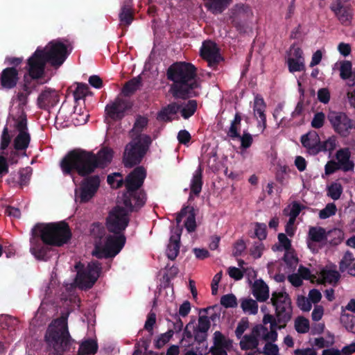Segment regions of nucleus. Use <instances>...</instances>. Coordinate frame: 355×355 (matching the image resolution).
<instances>
[{
  "instance_id": "obj_64",
  "label": "nucleus",
  "mask_w": 355,
  "mask_h": 355,
  "mask_svg": "<svg viewBox=\"0 0 355 355\" xmlns=\"http://www.w3.org/2000/svg\"><path fill=\"white\" fill-rule=\"evenodd\" d=\"M325 120V114L322 112L315 113L311 121V126L314 128L319 129L324 125Z\"/></svg>"
},
{
  "instance_id": "obj_5",
  "label": "nucleus",
  "mask_w": 355,
  "mask_h": 355,
  "mask_svg": "<svg viewBox=\"0 0 355 355\" xmlns=\"http://www.w3.org/2000/svg\"><path fill=\"white\" fill-rule=\"evenodd\" d=\"M146 177L144 166H137L125 178V192L122 197L123 205L130 211H139L144 206L146 193L141 187Z\"/></svg>"
},
{
  "instance_id": "obj_45",
  "label": "nucleus",
  "mask_w": 355,
  "mask_h": 355,
  "mask_svg": "<svg viewBox=\"0 0 355 355\" xmlns=\"http://www.w3.org/2000/svg\"><path fill=\"white\" fill-rule=\"evenodd\" d=\"M327 196L334 200H338L343 191V186L338 182H333L327 189Z\"/></svg>"
},
{
  "instance_id": "obj_63",
  "label": "nucleus",
  "mask_w": 355,
  "mask_h": 355,
  "mask_svg": "<svg viewBox=\"0 0 355 355\" xmlns=\"http://www.w3.org/2000/svg\"><path fill=\"white\" fill-rule=\"evenodd\" d=\"M19 184L21 186L26 185L30 180L32 174V168L31 167L23 168L19 170Z\"/></svg>"
},
{
  "instance_id": "obj_55",
  "label": "nucleus",
  "mask_w": 355,
  "mask_h": 355,
  "mask_svg": "<svg viewBox=\"0 0 355 355\" xmlns=\"http://www.w3.org/2000/svg\"><path fill=\"white\" fill-rule=\"evenodd\" d=\"M264 248V245L261 241H255L250 248V254L254 259H259L262 256Z\"/></svg>"
},
{
  "instance_id": "obj_41",
  "label": "nucleus",
  "mask_w": 355,
  "mask_h": 355,
  "mask_svg": "<svg viewBox=\"0 0 355 355\" xmlns=\"http://www.w3.org/2000/svg\"><path fill=\"white\" fill-rule=\"evenodd\" d=\"M120 26L122 27L129 26L134 20V12L131 8L124 5L121 7L119 15Z\"/></svg>"
},
{
  "instance_id": "obj_32",
  "label": "nucleus",
  "mask_w": 355,
  "mask_h": 355,
  "mask_svg": "<svg viewBox=\"0 0 355 355\" xmlns=\"http://www.w3.org/2000/svg\"><path fill=\"white\" fill-rule=\"evenodd\" d=\"M252 294L259 302H265L269 297V288L262 279L255 280L252 286Z\"/></svg>"
},
{
  "instance_id": "obj_11",
  "label": "nucleus",
  "mask_w": 355,
  "mask_h": 355,
  "mask_svg": "<svg viewBox=\"0 0 355 355\" xmlns=\"http://www.w3.org/2000/svg\"><path fill=\"white\" fill-rule=\"evenodd\" d=\"M327 117L334 132L341 137H347L355 128V121L343 112L331 110Z\"/></svg>"
},
{
  "instance_id": "obj_57",
  "label": "nucleus",
  "mask_w": 355,
  "mask_h": 355,
  "mask_svg": "<svg viewBox=\"0 0 355 355\" xmlns=\"http://www.w3.org/2000/svg\"><path fill=\"white\" fill-rule=\"evenodd\" d=\"M288 65L291 72L302 71L305 69L304 61L295 58H288Z\"/></svg>"
},
{
  "instance_id": "obj_36",
  "label": "nucleus",
  "mask_w": 355,
  "mask_h": 355,
  "mask_svg": "<svg viewBox=\"0 0 355 355\" xmlns=\"http://www.w3.org/2000/svg\"><path fill=\"white\" fill-rule=\"evenodd\" d=\"M188 99L187 102L179 101V106H180L179 112L184 119L191 117L196 112L198 107L196 100Z\"/></svg>"
},
{
  "instance_id": "obj_21",
  "label": "nucleus",
  "mask_w": 355,
  "mask_h": 355,
  "mask_svg": "<svg viewBox=\"0 0 355 355\" xmlns=\"http://www.w3.org/2000/svg\"><path fill=\"white\" fill-rule=\"evenodd\" d=\"M60 101L58 93L51 88H46L38 96L37 105L39 108L49 110L55 107Z\"/></svg>"
},
{
  "instance_id": "obj_14",
  "label": "nucleus",
  "mask_w": 355,
  "mask_h": 355,
  "mask_svg": "<svg viewBox=\"0 0 355 355\" xmlns=\"http://www.w3.org/2000/svg\"><path fill=\"white\" fill-rule=\"evenodd\" d=\"M252 16L251 8L248 5L236 4L232 8V26L239 33L246 31L248 20Z\"/></svg>"
},
{
  "instance_id": "obj_4",
  "label": "nucleus",
  "mask_w": 355,
  "mask_h": 355,
  "mask_svg": "<svg viewBox=\"0 0 355 355\" xmlns=\"http://www.w3.org/2000/svg\"><path fill=\"white\" fill-rule=\"evenodd\" d=\"M196 67L189 62H177L166 70V77L173 83L169 92L175 99L187 100L193 96L194 89L199 87Z\"/></svg>"
},
{
  "instance_id": "obj_30",
  "label": "nucleus",
  "mask_w": 355,
  "mask_h": 355,
  "mask_svg": "<svg viewBox=\"0 0 355 355\" xmlns=\"http://www.w3.org/2000/svg\"><path fill=\"white\" fill-rule=\"evenodd\" d=\"M266 105L263 98L258 95L255 96L253 105L254 114L256 117L260 119L259 124L262 126L263 130L266 128Z\"/></svg>"
},
{
  "instance_id": "obj_27",
  "label": "nucleus",
  "mask_w": 355,
  "mask_h": 355,
  "mask_svg": "<svg viewBox=\"0 0 355 355\" xmlns=\"http://www.w3.org/2000/svg\"><path fill=\"white\" fill-rule=\"evenodd\" d=\"M210 326L211 323L207 316H199L198 324L194 329V339L198 343L200 344L207 340Z\"/></svg>"
},
{
  "instance_id": "obj_22",
  "label": "nucleus",
  "mask_w": 355,
  "mask_h": 355,
  "mask_svg": "<svg viewBox=\"0 0 355 355\" xmlns=\"http://www.w3.org/2000/svg\"><path fill=\"white\" fill-rule=\"evenodd\" d=\"M182 232V228L180 227L171 230V235L166 252L167 257L171 261H174L179 254Z\"/></svg>"
},
{
  "instance_id": "obj_43",
  "label": "nucleus",
  "mask_w": 355,
  "mask_h": 355,
  "mask_svg": "<svg viewBox=\"0 0 355 355\" xmlns=\"http://www.w3.org/2000/svg\"><path fill=\"white\" fill-rule=\"evenodd\" d=\"M337 139L336 136L329 137L327 140L321 141L320 140L317 148H315V154L317 155L320 152H332L336 147Z\"/></svg>"
},
{
  "instance_id": "obj_51",
  "label": "nucleus",
  "mask_w": 355,
  "mask_h": 355,
  "mask_svg": "<svg viewBox=\"0 0 355 355\" xmlns=\"http://www.w3.org/2000/svg\"><path fill=\"white\" fill-rule=\"evenodd\" d=\"M220 304L227 309L235 308L238 305L237 299L232 293L224 295L220 297Z\"/></svg>"
},
{
  "instance_id": "obj_52",
  "label": "nucleus",
  "mask_w": 355,
  "mask_h": 355,
  "mask_svg": "<svg viewBox=\"0 0 355 355\" xmlns=\"http://www.w3.org/2000/svg\"><path fill=\"white\" fill-rule=\"evenodd\" d=\"M352 64L350 61H343L340 64V76L343 80L349 79L352 76Z\"/></svg>"
},
{
  "instance_id": "obj_39",
  "label": "nucleus",
  "mask_w": 355,
  "mask_h": 355,
  "mask_svg": "<svg viewBox=\"0 0 355 355\" xmlns=\"http://www.w3.org/2000/svg\"><path fill=\"white\" fill-rule=\"evenodd\" d=\"M320 276L323 283H328L334 286H337L341 277L338 271L331 269L322 270Z\"/></svg>"
},
{
  "instance_id": "obj_6",
  "label": "nucleus",
  "mask_w": 355,
  "mask_h": 355,
  "mask_svg": "<svg viewBox=\"0 0 355 355\" xmlns=\"http://www.w3.org/2000/svg\"><path fill=\"white\" fill-rule=\"evenodd\" d=\"M44 339L48 346L53 349V354L62 355L70 350L74 340L69 332L67 315H62L49 324Z\"/></svg>"
},
{
  "instance_id": "obj_38",
  "label": "nucleus",
  "mask_w": 355,
  "mask_h": 355,
  "mask_svg": "<svg viewBox=\"0 0 355 355\" xmlns=\"http://www.w3.org/2000/svg\"><path fill=\"white\" fill-rule=\"evenodd\" d=\"M293 308H281V309H275V315H274L276 320L280 324L279 329H284L287 323L291 320Z\"/></svg>"
},
{
  "instance_id": "obj_61",
  "label": "nucleus",
  "mask_w": 355,
  "mask_h": 355,
  "mask_svg": "<svg viewBox=\"0 0 355 355\" xmlns=\"http://www.w3.org/2000/svg\"><path fill=\"white\" fill-rule=\"evenodd\" d=\"M18 321L16 318L10 317V316H6L4 318V321L2 323V328L3 329H8L9 331V333L12 336V332L15 330V327L17 325Z\"/></svg>"
},
{
  "instance_id": "obj_59",
  "label": "nucleus",
  "mask_w": 355,
  "mask_h": 355,
  "mask_svg": "<svg viewBox=\"0 0 355 355\" xmlns=\"http://www.w3.org/2000/svg\"><path fill=\"white\" fill-rule=\"evenodd\" d=\"M214 343L215 347H227L230 345V342L226 340L223 334L219 331H216L214 334Z\"/></svg>"
},
{
  "instance_id": "obj_10",
  "label": "nucleus",
  "mask_w": 355,
  "mask_h": 355,
  "mask_svg": "<svg viewBox=\"0 0 355 355\" xmlns=\"http://www.w3.org/2000/svg\"><path fill=\"white\" fill-rule=\"evenodd\" d=\"M128 207L116 205L110 212L107 218L106 227L110 232L114 234H123L130 222L129 215L132 212Z\"/></svg>"
},
{
  "instance_id": "obj_47",
  "label": "nucleus",
  "mask_w": 355,
  "mask_h": 355,
  "mask_svg": "<svg viewBox=\"0 0 355 355\" xmlns=\"http://www.w3.org/2000/svg\"><path fill=\"white\" fill-rule=\"evenodd\" d=\"M76 89L73 91V96L76 103H78V101L83 99L87 96L89 87L85 83H76Z\"/></svg>"
},
{
  "instance_id": "obj_7",
  "label": "nucleus",
  "mask_w": 355,
  "mask_h": 355,
  "mask_svg": "<svg viewBox=\"0 0 355 355\" xmlns=\"http://www.w3.org/2000/svg\"><path fill=\"white\" fill-rule=\"evenodd\" d=\"M15 121L14 128L17 134L13 137L11 143L8 144V151L10 160L14 163H18L21 155H26L27 148L29 147L31 136L28 128L27 116L24 112L17 118H13Z\"/></svg>"
},
{
  "instance_id": "obj_19",
  "label": "nucleus",
  "mask_w": 355,
  "mask_h": 355,
  "mask_svg": "<svg viewBox=\"0 0 355 355\" xmlns=\"http://www.w3.org/2000/svg\"><path fill=\"white\" fill-rule=\"evenodd\" d=\"M261 330H264L261 324L252 327L250 334L244 335L240 340L239 345L242 350L255 349L259 345V338L262 339Z\"/></svg>"
},
{
  "instance_id": "obj_53",
  "label": "nucleus",
  "mask_w": 355,
  "mask_h": 355,
  "mask_svg": "<svg viewBox=\"0 0 355 355\" xmlns=\"http://www.w3.org/2000/svg\"><path fill=\"white\" fill-rule=\"evenodd\" d=\"M337 211L334 203H328L324 209L320 211L319 217L321 219L328 218L336 214Z\"/></svg>"
},
{
  "instance_id": "obj_25",
  "label": "nucleus",
  "mask_w": 355,
  "mask_h": 355,
  "mask_svg": "<svg viewBox=\"0 0 355 355\" xmlns=\"http://www.w3.org/2000/svg\"><path fill=\"white\" fill-rule=\"evenodd\" d=\"M180 106L179 101H173L167 105L162 107L157 114V119L159 121L169 123L178 117H175L179 112Z\"/></svg>"
},
{
  "instance_id": "obj_3",
  "label": "nucleus",
  "mask_w": 355,
  "mask_h": 355,
  "mask_svg": "<svg viewBox=\"0 0 355 355\" xmlns=\"http://www.w3.org/2000/svg\"><path fill=\"white\" fill-rule=\"evenodd\" d=\"M69 53L67 46L59 40L50 42L44 49L38 47L27 60L26 69L33 79L42 78L46 63L55 68L60 67Z\"/></svg>"
},
{
  "instance_id": "obj_26",
  "label": "nucleus",
  "mask_w": 355,
  "mask_h": 355,
  "mask_svg": "<svg viewBox=\"0 0 355 355\" xmlns=\"http://www.w3.org/2000/svg\"><path fill=\"white\" fill-rule=\"evenodd\" d=\"M125 243L124 234L116 236L108 235L106 237L105 246L112 257H115L123 248Z\"/></svg>"
},
{
  "instance_id": "obj_16",
  "label": "nucleus",
  "mask_w": 355,
  "mask_h": 355,
  "mask_svg": "<svg viewBox=\"0 0 355 355\" xmlns=\"http://www.w3.org/2000/svg\"><path fill=\"white\" fill-rule=\"evenodd\" d=\"M201 57L207 62L208 66L216 68L223 60L217 44L210 40L205 41L200 49Z\"/></svg>"
},
{
  "instance_id": "obj_34",
  "label": "nucleus",
  "mask_w": 355,
  "mask_h": 355,
  "mask_svg": "<svg viewBox=\"0 0 355 355\" xmlns=\"http://www.w3.org/2000/svg\"><path fill=\"white\" fill-rule=\"evenodd\" d=\"M98 345L96 340L88 338L83 340L80 345L77 355H94L97 353Z\"/></svg>"
},
{
  "instance_id": "obj_56",
  "label": "nucleus",
  "mask_w": 355,
  "mask_h": 355,
  "mask_svg": "<svg viewBox=\"0 0 355 355\" xmlns=\"http://www.w3.org/2000/svg\"><path fill=\"white\" fill-rule=\"evenodd\" d=\"M172 337V331H167L166 333L160 334L155 341V347L157 349H161L171 340Z\"/></svg>"
},
{
  "instance_id": "obj_35",
  "label": "nucleus",
  "mask_w": 355,
  "mask_h": 355,
  "mask_svg": "<svg viewBox=\"0 0 355 355\" xmlns=\"http://www.w3.org/2000/svg\"><path fill=\"white\" fill-rule=\"evenodd\" d=\"M148 123V119L146 116L138 115L136 117L133 127L130 130V134L132 138H140L146 135L141 132L147 128Z\"/></svg>"
},
{
  "instance_id": "obj_62",
  "label": "nucleus",
  "mask_w": 355,
  "mask_h": 355,
  "mask_svg": "<svg viewBox=\"0 0 355 355\" xmlns=\"http://www.w3.org/2000/svg\"><path fill=\"white\" fill-rule=\"evenodd\" d=\"M248 320L247 318H242L238 323L235 330V335L238 339H240L243 337V333L248 329Z\"/></svg>"
},
{
  "instance_id": "obj_42",
  "label": "nucleus",
  "mask_w": 355,
  "mask_h": 355,
  "mask_svg": "<svg viewBox=\"0 0 355 355\" xmlns=\"http://www.w3.org/2000/svg\"><path fill=\"white\" fill-rule=\"evenodd\" d=\"M241 116L239 112H236L234 119L231 122L230 127L227 131V136L232 139L240 137V130L241 125Z\"/></svg>"
},
{
  "instance_id": "obj_29",
  "label": "nucleus",
  "mask_w": 355,
  "mask_h": 355,
  "mask_svg": "<svg viewBox=\"0 0 355 355\" xmlns=\"http://www.w3.org/2000/svg\"><path fill=\"white\" fill-rule=\"evenodd\" d=\"M320 140V137L315 130L309 131L308 133L303 135L300 139L302 146L313 155L315 154V148H318Z\"/></svg>"
},
{
  "instance_id": "obj_12",
  "label": "nucleus",
  "mask_w": 355,
  "mask_h": 355,
  "mask_svg": "<svg viewBox=\"0 0 355 355\" xmlns=\"http://www.w3.org/2000/svg\"><path fill=\"white\" fill-rule=\"evenodd\" d=\"M101 180L98 175L85 176L81 181L80 187L76 189V200L80 203L89 201L97 192Z\"/></svg>"
},
{
  "instance_id": "obj_33",
  "label": "nucleus",
  "mask_w": 355,
  "mask_h": 355,
  "mask_svg": "<svg viewBox=\"0 0 355 355\" xmlns=\"http://www.w3.org/2000/svg\"><path fill=\"white\" fill-rule=\"evenodd\" d=\"M203 182H202V169L200 166L193 173L192 179L191 180L190 189L191 192L189 194V199L191 198V195L194 194L198 196L202 191Z\"/></svg>"
},
{
  "instance_id": "obj_58",
  "label": "nucleus",
  "mask_w": 355,
  "mask_h": 355,
  "mask_svg": "<svg viewBox=\"0 0 355 355\" xmlns=\"http://www.w3.org/2000/svg\"><path fill=\"white\" fill-rule=\"evenodd\" d=\"M341 322L348 331L355 334V316L348 314L343 315L341 318Z\"/></svg>"
},
{
  "instance_id": "obj_31",
  "label": "nucleus",
  "mask_w": 355,
  "mask_h": 355,
  "mask_svg": "<svg viewBox=\"0 0 355 355\" xmlns=\"http://www.w3.org/2000/svg\"><path fill=\"white\" fill-rule=\"evenodd\" d=\"M270 301L275 309L277 310L281 308H292L291 300L285 292H273Z\"/></svg>"
},
{
  "instance_id": "obj_15",
  "label": "nucleus",
  "mask_w": 355,
  "mask_h": 355,
  "mask_svg": "<svg viewBox=\"0 0 355 355\" xmlns=\"http://www.w3.org/2000/svg\"><path fill=\"white\" fill-rule=\"evenodd\" d=\"M330 9L343 25L349 26L351 24L353 8L350 0H332Z\"/></svg>"
},
{
  "instance_id": "obj_28",
  "label": "nucleus",
  "mask_w": 355,
  "mask_h": 355,
  "mask_svg": "<svg viewBox=\"0 0 355 355\" xmlns=\"http://www.w3.org/2000/svg\"><path fill=\"white\" fill-rule=\"evenodd\" d=\"M233 2V0H204L205 7L212 14L223 13Z\"/></svg>"
},
{
  "instance_id": "obj_49",
  "label": "nucleus",
  "mask_w": 355,
  "mask_h": 355,
  "mask_svg": "<svg viewBox=\"0 0 355 355\" xmlns=\"http://www.w3.org/2000/svg\"><path fill=\"white\" fill-rule=\"evenodd\" d=\"M309 321L303 316L297 317L295 320V329L299 334L307 333L309 330Z\"/></svg>"
},
{
  "instance_id": "obj_24",
  "label": "nucleus",
  "mask_w": 355,
  "mask_h": 355,
  "mask_svg": "<svg viewBox=\"0 0 355 355\" xmlns=\"http://www.w3.org/2000/svg\"><path fill=\"white\" fill-rule=\"evenodd\" d=\"M351 151L349 148H342L336 153L335 157L337 163L344 172L353 171L354 168V162L351 160Z\"/></svg>"
},
{
  "instance_id": "obj_44",
  "label": "nucleus",
  "mask_w": 355,
  "mask_h": 355,
  "mask_svg": "<svg viewBox=\"0 0 355 355\" xmlns=\"http://www.w3.org/2000/svg\"><path fill=\"white\" fill-rule=\"evenodd\" d=\"M344 239L343 232L338 228H334L327 232L326 242L329 243L331 245H339Z\"/></svg>"
},
{
  "instance_id": "obj_9",
  "label": "nucleus",
  "mask_w": 355,
  "mask_h": 355,
  "mask_svg": "<svg viewBox=\"0 0 355 355\" xmlns=\"http://www.w3.org/2000/svg\"><path fill=\"white\" fill-rule=\"evenodd\" d=\"M75 268L77 270L76 282L80 288L84 290L92 288L102 270L101 263L98 261L89 262L85 268L78 263Z\"/></svg>"
},
{
  "instance_id": "obj_50",
  "label": "nucleus",
  "mask_w": 355,
  "mask_h": 355,
  "mask_svg": "<svg viewBox=\"0 0 355 355\" xmlns=\"http://www.w3.org/2000/svg\"><path fill=\"white\" fill-rule=\"evenodd\" d=\"M81 109L78 112L77 107H74L73 116L72 120L76 125H81L86 123L88 121L89 114L87 112H80Z\"/></svg>"
},
{
  "instance_id": "obj_37",
  "label": "nucleus",
  "mask_w": 355,
  "mask_h": 355,
  "mask_svg": "<svg viewBox=\"0 0 355 355\" xmlns=\"http://www.w3.org/2000/svg\"><path fill=\"white\" fill-rule=\"evenodd\" d=\"M142 86L141 77L138 76L126 82L122 88V94L130 97L133 95Z\"/></svg>"
},
{
  "instance_id": "obj_54",
  "label": "nucleus",
  "mask_w": 355,
  "mask_h": 355,
  "mask_svg": "<svg viewBox=\"0 0 355 355\" xmlns=\"http://www.w3.org/2000/svg\"><path fill=\"white\" fill-rule=\"evenodd\" d=\"M254 236L259 239V241L265 240L267 237V227L265 223H255Z\"/></svg>"
},
{
  "instance_id": "obj_20",
  "label": "nucleus",
  "mask_w": 355,
  "mask_h": 355,
  "mask_svg": "<svg viewBox=\"0 0 355 355\" xmlns=\"http://www.w3.org/2000/svg\"><path fill=\"white\" fill-rule=\"evenodd\" d=\"M20 79L19 70L6 67L0 73V89L10 90L17 87Z\"/></svg>"
},
{
  "instance_id": "obj_18",
  "label": "nucleus",
  "mask_w": 355,
  "mask_h": 355,
  "mask_svg": "<svg viewBox=\"0 0 355 355\" xmlns=\"http://www.w3.org/2000/svg\"><path fill=\"white\" fill-rule=\"evenodd\" d=\"M264 330H261L262 340L264 341L275 342L277 340L280 324L276 320L275 317L270 313L265 314L263 318Z\"/></svg>"
},
{
  "instance_id": "obj_48",
  "label": "nucleus",
  "mask_w": 355,
  "mask_h": 355,
  "mask_svg": "<svg viewBox=\"0 0 355 355\" xmlns=\"http://www.w3.org/2000/svg\"><path fill=\"white\" fill-rule=\"evenodd\" d=\"M355 258L354 254L350 251L347 250L343 255L342 259L339 262V270L344 272L351 266L354 261Z\"/></svg>"
},
{
  "instance_id": "obj_13",
  "label": "nucleus",
  "mask_w": 355,
  "mask_h": 355,
  "mask_svg": "<svg viewBox=\"0 0 355 355\" xmlns=\"http://www.w3.org/2000/svg\"><path fill=\"white\" fill-rule=\"evenodd\" d=\"M12 136L10 134V130L7 125H5L0 137V175H6L9 171V164L14 165L10 160L9 152L7 150L8 144L11 143Z\"/></svg>"
},
{
  "instance_id": "obj_1",
  "label": "nucleus",
  "mask_w": 355,
  "mask_h": 355,
  "mask_svg": "<svg viewBox=\"0 0 355 355\" xmlns=\"http://www.w3.org/2000/svg\"><path fill=\"white\" fill-rule=\"evenodd\" d=\"M72 233L65 221L36 225L31 231L30 252L37 259L46 261L52 246L61 247L71 239Z\"/></svg>"
},
{
  "instance_id": "obj_2",
  "label": "nucleus",
  "mask_w": 355,
  "mask_h": 355,
  "mask_svg": "<svg viewBox=\"0 0 355 355\" xmlns=\"http://www.w3.org/2000/svg\"><path fill=\"white\" fill-rule=\"evenodd\" d=\"M113 150L103 148L96 154L80 148L68 152L60 162L64 175H71L73 171L81 177L87 176L98 168H104L112 162Z\"/></svg>"
},
{
  "instance_id": "obj_8",
  "label": "nucleus",
  "mask_w": 355,
  "mask_h": 355,
  "mask_svg": "<svg viewBox=\"0 0 355 355\" xmlns=\"http://www.w3.org/2000/svg\"><path fill=\"white\" fill-rule=\"evenodd\" d=\"M152 143L149 135L140 138H132L125 146L123 156V162L126 168H132L141 163Z\"/></svg>"
},
{
  "instance_id": "obj_17",
  "label": "nucleus",
  "mask_w": 355,
  "mask_h": 355,
  "mask_svg": "<svg viewBox=\"0 0 355 355\" xmlns=\"http://www.w3.org/2000/svg\"><path fill=\"white\" fill-rule=\"evenodd\" d=\"M131 107L129 102L120 97L116 98L105 107L107 116L113 121H120L125 115V112Z\"/></svg>"
},
{
  "instance_id": "obj_60",
  "label": "nucleus",
  "mask_w": 355,
  "mask_h": 355,
  "mask_svg": "<svg viewBox=\"0 0 355 355\" xmlns=\"http://www.w3.org/2000/svg\"><path fill=\"white\" fill-rule=\"evenodd\" d=\"M110 253L105 245L102 247L96 243L92 254L98 259H107L112 257Z\"/></svg>"
},
{
  "instance_id": "obj_40",
  "label": "nucleus",
  "mask_w": 355,
  "mask_h": 355,
  "mask_svg": "<svg viewBox=\"0 0 355 355\" xmlns=\"http://www.w3.org/2000/svg\"><path fill=\"white\" fill-rule=\"evenodd\" d=\"M327 232L322 227H311L308 232L309 241L315 243H320L326 241Z\"/></svg>"
},
{
  "instance_id": "obj_46",
  "label": "nucleus",
  "mask_w": 355,
  "mask_h": 355,
  "mask_svg": "<svg viewBox=\"0 0 355 355\" xmlns=\"http://www.w3.org/2000/svg\"><path fill=\"white\" fill-rule=\"evenodd\" d=\"M241 307L245 313L255 315L258 312V304L252 298L243 299L241 303Z\"/></svg>"
},
{
  "instance_id": "obj_23",
  "label": "nucleus",
  "mask_w": 355,
  "mask_h": 355,
  "mask_svg": "<svg viewBox=\"0 0 355 355\" xmlns=\"http://www.w3.org/2000/svg\"><path fill=\"white\" fill-rule=\"evenodd\" d=\"M185 216H187L184 222L185 228L188 232H194L196 229V213L194 208L191 206H184L181 209L180 211L178 213L175 218L178 225L177 227H179L182 218Z\"/></svg>"
}]
</instances>
